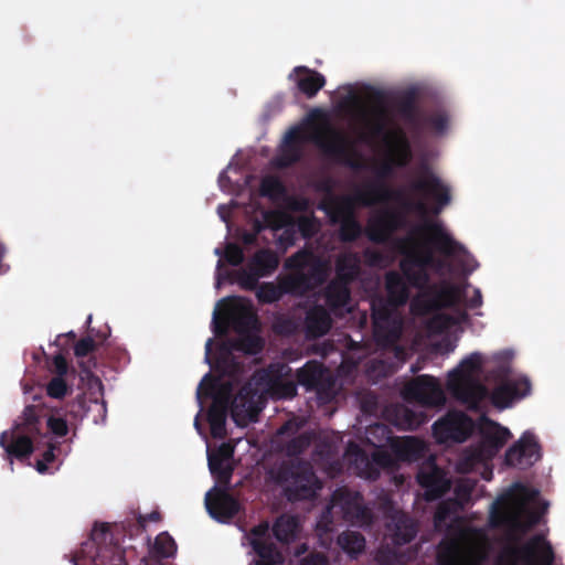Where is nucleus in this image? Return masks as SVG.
<instances>
[{
    "mask_svg": "<svg viewBox=\"0 0 565 565\" xmlns=\"http://www.w3.org/2000/svg\"><path fill=\"white\" fill-rule=\"evenodd\" d=\"M161 514L152 511L136 520L120 523H95L89 539L78 553L71 556L74 565H128L125 559V537L132 539L145 531L148 522H159Z\"/></svg>",
    "mask_w": 565,
    "mask_h": 565,
    "instance_id": "f257e3e1",
    "label": "nucleus"
},
{
    "mask_svg": "<svg viewBox=\"0 0 565 565\" xmlns=\"http://www.w3.org/2000/svg\"><path fill=\"white\" fill-rule=\"evenodd\" d=\"M43 409L38 405L25 406L19 420L11 433L3 431L0 435V446L6 451V458L10 465L13 459L24 461L34 451L33 441L39 437H45L42 431Z\"/></svg>",
    "mask_w": 565,
    "mask_h": 565,
    "instance_id": "f03ea898",
    "label": "nucleus"
},
{
    "mask_svg": "<svg viewBox=\"0 0 565 565\" xmlns=\"http://www.w3.org/2000/svg\"><path fill=\"white\" fill-rule=\"evenodd\" d=\"M482 363L483 358L481 353L473 352L466 356L448 374V392L456 401L472 411L479 409L481 402L488 395L487 386L477 377L481 371Z\"/></svg>",
    "mask_w": 565,
    "mask_h": 565,
    "instance_id": "7ed1b4c3",
    "label": "nucleus"
},
{
    "mask_svg": "<svg viewBox=\"0 0 565 565\" xmlns=\"http://www.w3.org/2000/svg\"><path fill=\"white\" fill-rule=\"evenodd\" d=\"M274 480L290 503L312 501L322 489L321 480L306 460L284 461L275 471Z\"/></svg>",
    "mask_w": 565,
    "mask_h": 565,
    "instance_id": "20e7f679",
    "label": "nucleus"
},
{
    "mask_svg": "<svg viewBox=\"0 0 565 565\" xmlns=\"http://www.w3.org/2000/svg\"><path fill=\"white\" fill-rule=\"evenodd\" d=\"M399 252L405 255L399 263L401 271L411 286L417 289H424L430 282L428 268L438 271L445 265L435 257L431 248L420 245L413 236L399 241Z\"/></svg>",
    "mask_w": 565,
    "mask_h": 565,
    "instance_id": "39448f33",
    "label": "nucleus"
},
{
    "mask_svg": "<svg viewBox=\"0 0 565 565\" xmlns=\"http://www.w3.org/2000/svg\"><path fill=\"white\" fill-rule=\"evenodd\" d=\"M323 284V267L317 263L308 273L289 274L282 277L278 285L263 282L257 286L256 297L262 303H274L284 295L305 296Z\"/></svg>",
    "mask_w": 565,
    "mask_h": 565,
    "instance_id": "423d86ee",
    "label": "nucleus"
},
{
    "mask_svg": "<svg viewBox=\"0 0 565 565\" xmlns=\"http://www.w3.org/2000/svg\"><path fill=\"white\" fill-rule=\"evenodd\" d=\"M498 365L489 372L490 376L500 382L491 392L488 390L490 403L498 409L510 407L515 399H521L531 393V382L527 377L510 380L511 367L505 353L493 356Z\"/></svg>",
    "mask_w": 565,
    "mask_h": 565,
    "instance_id": "0eeeda50",
    "label": "nucleus"
},
{
    "mask_svg": "<svg viewBox=\"0 0 565 565\" xmlns=\"http://www.w3.org/2000/svg\"><path fill=\"white\" fill-rule=\"evenodd\" d=\"M419 290L422 294L411 303V310L416 316H428L444 308L455 307L465 294L462 287L448 280H441L438 284L428 282L424 289Z\"/></svg>",
    "mask_w": 565,
    "mask_h": 565,
    "instance_id": "6e6552de",
    "label": "nucleus"
},
{
    "mask_svg": "<svg viewBox=\"0 0 565 565\" xmlns=\"http://www.w3.org/2000/svg\"><path fill=\"white\" fill-rule=\"evenodd\" d=\"M331 224H339V239L353 243L363 234V227L354 214L353 202L348 196L330 198L319 204Z\"/></svg>",
    "mask_w": 565,
    "mask_h": 565,
    "instance_id": "1a4fd4ad",
    "label": "nucleus"
},
{
    "mask_svg": "<svg viewBox=\"0 0 565 565\" xmlns=\"http://www.w3.org/2000/svg\"><path fill=\"white\" fill-rule=\"evenodd\" d=\"M312 139L316 145L339 163L354 171L365 169L361 154L356 152L342 132L327 127L324 130L317 131Z\"/></svg>",
    "mask_w": 565,
    "mask_h": 565,
    "instance_id": "9d476101",
    "label": "nucleus"
},
{
    "mask_svg": "<svg viewBox=\"0 0 565 565\" xmlns=\"http://www.w3.org/2000/svg\"><path fill=\"white\" fill-rule=\"evenodd\" d=\"M503 565H553L555 554L548 541L542 534H535L521 546H511L503 551Z\"/></svg>",
    "mask_w": 565,
    "mask_h": 565,
    "instance_id": "9b49d317",
    "label": "nucleus"
},
{
    "mask_svg": "<svg viewBox=\"0 0 565 565\" xmlns=\"http://www.w3.org/2000/svg\"><path fill=\"white\" fill-rule=\"evenodd\" d=\"M341 514V518L353 525H370L373 520L371 510L365 507L360 492L347 488L337 489L331 497L326 514Z\"/></svg>",
    "mask_w": 565,
    "mask_h": 565,
    "instance_id": "f8f14e48",
    "label": "nucleus"
},
{
    "mask_svg": "<svg viewBox=\"0 0 565 565\" xmlns=\"http://www.w3.org/2000/svg\"><path fill=\"white\" fill-rule=\"evenodd\" d=\"M395 167L396 164L390 158L376 167L375 180L367 182L363 189L355 193L356 201L363 206H372L401 196V192L392 190L385 182L387 178L393 175Z\"/></svg>",
    "mask_w": 565,
    "mask_h": 565,
    "instance_id": "ddd939ff",
    "label": "nucleus"
},
{
    "mask_svg": "<svg viewBox=\"0 0 565 565\" xmlns=\"http://www.w3.org/2000/svg\"><path fill=\"white\" fill-rule=\"evenodd\" d=\"M480 439L473 449V458L478 461L495 457L512 437L511 431L499 423L483 416L479 425Z\"/></svg>",
    "mask_w": 565,
    "mask_h": 565,
    "instance_id": "4468645a",
    "label": "nucleus"
},
{
    "mask_svg": "<svg viewBox=\"0 0 565 565\" xmlns=\"http://www.w3.org/2000/svg\"><path fill=\"white\" fill-rule=\"evenodd\" d=\"M279 265V257L270 248L257 250L248 260L245 268L236 271V280L242 289L255 290L259 278L270 276Z\"/></svg>",
    "mask_w": 565,
    "mask_h": 565,
    "instance_id": "2eb2a0df",
    "label": "nucleus"
},
{
    "mask_svg": "<svg viewBox=\"0 0 565 565\" xmlns=\"http://www.w3.org/2000/svg\"><path fill=\"white\" fill-rule=\"evenodd\" d=\"M291 367L282 362L270 363L258 373V383L274 398H292L297 395V381L291 379Z\"/></svg>",
    "mask_w": 565,
    "mask_h": 565,
    "instance_id": "dca6fc26",
    "label": "nucleus"
},
{
    "mask_svg": "<svg viewBox=\"0 0 565 565\" xmlns=\"http://www.w3.org/2000/svg\"><path fill=\"white\" fill-rule=\"evenodd\" d=\"M475 429L473 420L462 412L449 411L433 425V436L438 444L463 443Z\"/></svg>",
    "mask_w": 565,
    "mask_h": 565,
    "instance_id": "f3484780",
    "label": "nucleus"
},
{
    "mask_svg": "<svg viewBox=\"0 0 565 565\" xmlns=\"http://www.w3.org/2000/svg\"><path fill=\"white\" fill-rule=\"evenodd\" d=\"M403 396L408 402L426 407L443 406L446 403L440 383L428 374L418 375L409 381L403 388Z\"/></svg>",
    "mask_w": 565,
    "mask_h": 565,
    "instance_id": "a211bd4d",
    "label": "nucleus"
},
{
    "mask_svg": "<svg viewBox=\"0 0 565 565\" xmlns=\"http://www.w3.org/2000/svg\"><path fill=\"white\" fill-rule=\"evenodd\" d=\"M262 411V394L250 382L245 383L233 398L232 418L237 426L255 422Z\"/></svg>",
    "mask_w": 565,
    "mask_h": 565,
    "instance_id": "6ab92c4d",
    "label": "nucleus"
},
{
    "mask_svg": "<svg viewBox=\"0 0 565 565\" xmlns=\"http://www.w3.org/2000/svg\"><path fill=\"white\" fill-rule=\"evenodd\" d=\"M414 234L427 233L426 243L430 244L437 252L446 257L466 255V247L457 242L444 227L440 222L425 221L423 225L416 226Z\"/></svg>",
    "mask_w": 565,
    "mask_h": 565,
    "instance_id": "aec40b11",
    "label": "nucleus"
},
{
    "mask_svg": "<svg viewBox=\"0 0 565 565\" xmlns=\"http://www.w3.org/2000/svg\"><path fill=\"white\" fill-rule=\"evenodd\" d=\"M405 226L406 218L403 214L392 210H384L369 220L365 235L372 243L385 244L396 231Z\"/></svg>",
    "mask_w": 565,
    "mask_h": 565,
    "instance_id": "412c9836",
    "label": "nucleus"
},
{
    "mask_svg": "<svg viewBox=\"0 0 565 565\" xmlns=\"http://www.w3.org/2000/svg\"><path fill=\"white\" fill-rule=\"evenodd\" d=\"M541 459L540 445L534 434L525 431L505 452L507 466L526 469Z\"/></svg>",
    "mask_w": 565,
    "mask_h": 565,
    "instance_id": "4be33fe9",
    "label": "nucleus"
},
{
    "mask_svg": "<svg viewBox=\"0 0 565 565\" xmlns=\"http://www.w3.org/2000/svg\"><path fill=\"white\" fill-rule=\"evenodd\" d=\"M205 508L214 520L225 523L238 514L241 504L226 490L213 488L205 495Z\"/></svg>",
    "mask_w": 565,
    "mask_h": 565,
    "instance_id": "5701e85b",
    "label": "nucleus"
},
{
    "mask_svg": "<svg viewBox=\"0 0 565 565\" xmlns=\"http://www.w3.org/2000/svg\"><path fill=\"white\" fill-rule=\"evenodd\" d=\"M411 188L413 191L429 195L436 201L437 205L434 209L435 214H438L444 206L450 203L451 196L449 188L428 169L411 184Z\"/></svg>",
    "mask_w": 565,
    "mask_h": 565,
    "instance_id": "b1692460",
    "label": "nucleus"
},
{
    "mask_svg": "<svg viewBox=\"0 0 565 565\" xmlns=\"http://www.w3.org/2000/svg\"><path fill=\"white\" fill-rule=\"evenodd\" d=\"M416 479L425 490V497L428 501L440 499L450 489V481L444 470L436 463L420 468Z\"/></svg>",
    "mask_w": 565,
    "mask_h": 565,
    "instance_id": "393cba45",
    "label": "nucleus"
},
{
    "mask_svg": "<svg viewBox=\"0 0 565 565\" xmlns=\"http://www.w3.org/2000/svg\"><path fill=\"white\" fill-rule=\"evenodd\" d=\"M296 379L297 383L305 386L307 391H316L318 393H322L333 385L326 367L318 361H308L297 371Z\"/></svg>",
    "mask_w": 565,
    "mask_h": 565,
    "instance_id": "a878e982",
    "label": "nucleus"
},
{
    "mask_svg": "<svg viewBox=\"0 0 565 565\" xmlns=\"http://www.w3.org/2000/svg\"><path fill=\"white\" fill-rule=\"evenodd\" d=\"M202 394L212 397V404L232 413L233 385L231 382H218L210 373L205 374L198 387V396Z\"/></svg>",
    "mask_w": 565,
    "mask_h": 565,
    "instance_id": "bb28decb",
    "label": "nucleus"
},
{
    "mask_svg": "<svg viewBox=\"0 0 565 565\" xmlns=\"http://www.w3.org/2000/svg\"><path fill=\"white\" fill-rule=\"evenodd\" d=\"M350 284L332 278L323 289L326 306L334 315L343 311L350 312L351 288Z\"/></svg>",
    "mask_w": 565,
    "mask_h": 565,
    "instance_id": "cd10ccee",
    "label": "nucleus"
},
{
    "mask_svg": "<svg viewBox=\"0 0 565 565\" xmlns=\"http://www.w3.org/2000/svg\"><path fill=\"white\" fill-rule=\"evenodd\" d=\"M392 543L396 546H403L411 543L417 535L418 525L406 513H397L392 516L387 524Z\"/></svg>",
    "mask_w": 565,
    "mask_h": 565,
    "instance_id": "c85d7f7f",
    "label": "nucleus"
},
{
    "mask_svg": "<svg viewBox=\"0 0 565 565\" xmlns=\"http://www.w3.org/2000/svg\"><path fill=\"white\" fill-rule=\"evenodd\" d=\"M386 441L390 443L391 450L398 461H415L424 455V443L416 437L406 436L398 438L386 436Z\"/></svg>",
    "mask_w": 565,
    "mask_h": 565,
    "instance_id": "c756f323",
    "label": "nucleus"
},
{
    "mask_svg": "<svg viewBox=\"0 0 565 565\" xmlns=\"http://www.w3.org/2000/svg\"><path fill=\"white\" fill-rule=\"evenodd\" d=\"M331 327L332 318L326 307L315 305L306 312L305 329L308 338L317 339L323 337Z\"/></svg>",
    "mask_w": 565,
    "mask_h": 565,
    "instance_id": "7c9ffc66",
    "label": "nucleus"
},
{
    "mask_svg": "<svg viewBox=\"0 0 565 565\" xmlns=\"http://www.w3.org/2000/svg\"><path fill=\"white\" fill-rule=\"evenodd\" d=\"M362 461L364 462L363 476L369 480H376L381 475V469L393 471L397 468L398 459L394 452H388L384 449L375 450L371 458H367L364 454L362 455Z\"/></svg>",
    "mask_w": 565,
    "mask_h": 565,
    "instance_id": "2f4dec72",
    "label": "nucleus"
},
{
    "mask_svg": "<svg viewBox=\"0 0 565 565\" xmlns=\"http://www.w3.org/2000/svg\"><path fill=\"white\" fill-rule=\"evenodd\" d=\"M411 284L404 276L395 270H391L385 275V290L387 295V301L394 308L404 306L409 299Z\"/></svg>",
    "mask_w": 565,
    "mask_h": 565,
    "instance_id": "473e14b6",
    "label": "nucleus"
},
{
    "mask_svg": "<svg viewBox=\"0 0 565 565\" xmlns=\"http://www.w3.org/2000/svg\"><path fill=\"white\" fill-rule=\"evenodd\" d=\"M334 269V279L351 285L358 278L361 270L360 255L355 252L341 253L335 259Z\"/></svg>",
    "mask_w": 565,
    "mask_h": 565,
    "instance_id": "72a5a7b5",
    "label": "nucleus"
},
{
    "mask_svg": "<svg viewBox=\"0 0 565 565\" xmlns=\"http://www.w3.org/2000/svg\"><path fill=\"white\" fill-rule=\"evenodd\" d=\"M418 93L415 88L405 90L397 102V111L402 118L415 129L423 125V117L417 107Z\"/></svg>",
    "mask_w": 565,
    "mask_h": 565,
    "instance_id": "f704fd0d",
    "label": "nucleus"
},
{
    "mask_svg": "<svg viewBox=\"0 0 565 565\" xmlns=\"http://www.w3.org/2000/svg\"><path fill=\"white\" fill-rule=\"evenodd\" d=\"M320 263L323 267L324 282L329 276V266L327 262L313 255V253L307 248H302L286 259L285 266L287 269L294 270L292 274L308 273L311 268Z\"/></svg>",
    "mask_w": 565,
    "mask_h": 565,
    "instance_id": "c9c22d12",
    "label": "nucleus"
},
{
    "mask_svg": "<svg viewBox=\"0 0 565 565\" xmlns=\"http://www.w3.org/2000/svg\"><path fill=\"white\" fill-rule=\"evenodd\" d=\"M391 142L387 143L390 148L388 158L394 161L396 167H405L412 158L411 145L401 129H396L388 135Z\"/></svg>",
    "mask_w": 565,
    "mask_h": 565,
    "instance_id": "e433bc0d",
    "label": "nucleus"
},
{
    "mask_svg": "<svg viewBox=\"0 0 565 565\" xmlns=\"http://www.w3.org/2000/svg\"><path fill=\"white\" fill-rule=\"evenodd\" d=\"M300 531V523L297 516L290 514L279 515L273 525V534L275 539L282 543L289 544L297 540Z\"/></svg>",
    "mask_w": 565,
    "mask_h": 565,
    "instance_id": "4c0bfd02",
    "label": "nucleus"
},
{
    "mask_svg": "<svg viewBox=\"0 0 565 565\" xmlns=\"http://www.w3.org/2000/svg\"><path fill=\"white\" fill-rule=\"evenodd\" d=\"M392 306L383 300L373 301L372 303V320L374 327V334L377 338L382 337V332H386L387 337L396 338V333L388 330L392 320Z\"/></svg>",
    "mask_w": 565,
    "mask_h": 565,
    "instance_id": "58836bf2",
    "label": "nucleus"
},
{
    "mask_svg": "<svg viewBox=\"0 0 565 565\" xmlns=\"http://www.w3.org/2000/svg\"><path fill=\"white\" fill-rule=\"evenodd\" d=\"M233 330L241 337H247L258 326L257 315L248 307H241L230 318Z\"/></svg>",
    "mask_w": 565,
    "mask_h": 565,
    "instance_id": "ea45409f",
    "label": "nucleus"
},
{
    "mask_svg": "<svg viewBox=\"0 0 565 565\" xmlns=\"http://www.w3.org/2000/svg\"><path fill=\"white\" fill-rule=\"evenodd\" d=\"M365 537L356 531H343L337 537L339 547L351 558H358L365 551Z\"/></svg>",
    "mask_w": 565,
    "mask_h": 565,
    "instance_id": "a19ab883",
    "label": "nucleus"
},
{
    "mask_svg": "<svg viewBox=\"0 0 565 565\" xmlns=\"http://www.w3.org/2000/svg\"><path fill=\"white\" fill-rule=\"evenodd\" d=\"M397 425L405 430H415L427 422V416L423 412H415L406 406H399L395 409Z\"/></svg>",
    "mask_w": 565,
    "mask_h": 565,
    "instance_id": "79ce46f5",
    "label": "nucleus"
},
{
    "mask_svg": "<svg viewBox=\"0 0 565 565\" xmlns=\"http://www.w3.org/2000/svg\"><path fill=\"white\" fill-rule=\"evenodd\" d=\"M177 553V543L168 532L159 533L150 548V554L158 558H170Z\"/></svg>",
    "mask_w": 565,
    "mask_h": 565,
    "instance_id": "37998d69",
    "label": "nucleus"
},
{
    "mask_svg": "<svg viewBox=\"0 0 565 565\" xmlns=\"http://www.w3.org/2000/svg\"><path fill=\"white\" fill-rule=\"evenodd\" d=\"M262 196L277 202L286 196L287 190L284 182L276 175H266L262 179L259 185Z\"/></svg>",
    "mask_w": 565,
    "mask_h": 565,
    "instance_id": "c03bdc74",
    "label": "nucleus"
},
{
    "mask_svg": "<svg viewBox=\"0 0 565 565\" xmlns=\"http://www.w3.org/2000/svg\"><path fill=\"white\" fill-rule=\"evenodd\" d=\"M228 411L211 405L207 412V422L214 438H224L226 435V417Z\"/></svg>",
    "mask_w": 565,
    "mask_h": 565,
    "instance_id": "a18cd8bd",
    "label": "nucleus"
},
{
    "mask_svg": "<svg viewBox=\"0 0 565 565\" xmlns=\"http://www.w3.org/2000/svg\"><path fill=\"white\" fill-rule=\"evenodd\" d=\"M438 565H461L460 548L457 542H441L437 553Z\"/></svg>",
    "mask_w": 565,
    "mask_h": 565,
    "instance_id": "49530a36",
    "label": "nucleus"
},
{
    "mask_svg": "<svg viewBox=\"0 0 565 565\" xmlns=\"http://www.w3.org/2000/svg\"><path fill=\"white\" fill-rule=\"evenodd\" d=\"M211 473L216 481L227 488L233 476V467L228 462L220 461L218 458H207Z\"/></svg>",
    "mask_w": 565,
    "mask_h": 565,
    "instance_id": "de8ad7c7",
    "label": "nucleus"
},
{
    "mask_svg": "<svg viewBox=\"0 0 565 565\" xmlns=\"http://www.w3.org/2000/svg\"><path fill=\"white\" fill-rule=\"evenodd\" d=\"M301 158V147L282 145L279 156L275 159V166L286 169L297 163Z\"/></svg>",
    "mask_w": 565,
    "mask_h": 565,
    "instance_id": "09e8293b",
    "label": "nucleus"
},
{
    "mask_svg": "<svg viewBox=\"0 0 565 565\" xmlns=\"http://www.w3.org/2000/svg\"><path fill=\"white\" fill-rule=\"evenodd\" d=\"M308 74L309 76L302 77L298 81V87L308 97H313L323 87L326 79L321 73Z\"/></svg>",
    "mask_w": 565,
    "mask_h": 565,
    "instance_id": "8fccbe9b",
    "label": "nucleus"
},
{
    "mask_svg": "<svg viewBox=\"0 0 565 565\" xmlns=\"http://www.w3.org/2000/svg\"><path fill=\"white\" fill-rule=\"evenodd\" d=\"M312 443V434L305 431L286 444V452L288 456H299L303 454Z\"/></svg>",
    "mask_w": 565,
    "mask_h": 565,
    "instance_id": "3c124183",
    "label": "nucleus"
},
{
    "mask_svg": "<svg viewBox=\"0 0 565 565\" xmlns=\"http://www.w3.org/2000/svg\"><path fill=\"white\" fill-rule=\"evenodd\" d=\"M252 544L256 554L262 558L259 562H276L280 558V553L274 543L254 540Z\"/></svg>",
    "mask_w": 565,
    "mask_h": 565,
    "instance_id": "603ef678",
    "label": "nucleus"
},
{
    "mask_svg": "<svg viewBox=\"0 0 565 565\" xmlns=\"http://www.w3.org/2000/svg\"><path fill=\"white\" fill-rule=\"evenodd\" d=\"M87 413V399L84 394L77 395L73 401L68 402L65 406L64 416H70L74 419L83 418Z\"/></svg>",
    "mask_w": 565,
    "mask_h": 565,
    "instance_id": "864d4df0",
    "label": "nucleus"
},
{
    "mask_svg": "<svg viewBox=\"0 0 565 565\" xmlns=\"http://www.w3.org/2000/svg\"><path fill=\"white\" fill-rule=\"evenodd\" d=\"M475 489V482L470 480H461L455 487V497L457 504L460 508H463L467 503L470 502L472 491Z\"/></svg>",
    "mask_w": 565,
    "mask_h": 565,
    "instance_id": "5fc2aeb1",
    "label": "nucleus"
},
{
    "mask_svg": "<svg viewBox=\"0 0 565 565\" xmlns=\"http://www.w3.org/2000/svg\"><path fill=\"white\" fill-rule=\"evenodd\" d=\"M434 316L428 321V328L433 331L443 332L457 323V320L447 313H440L439 311L433 312Z\"/></svg>",
    "mask_w": 565,
    "mask_h": 565,
    "instance_id": "6e6d98bb",
    "label": "nucleus"
},
{
    "mask_svg": "<svg viewBox=\"0 0 565 565\" xmlns=\"http://www.w3.org/2000/svg\"><path fill=\"white\" fill-rule=\"evenodd\" d=\"M66 416L51 415L46 419L47 429L56 437H65L68 434Z\"/></svg>",
    "mask_w": 565,
    "mask_h": 565,
    "instance_id": "4d7b16f0",
    "label": "nucleus"
},
{
    "mask_svg": "<svg viewBox=\"0 0 565 565\" xmlns=\"http://www.w3.org/2000/svg\"><path fill=\"white\" fill-rule=\"evenodd\" d=\"M68 392L64 376H54L46 385V394L52 398L61 399Z\"/></svg>",
    "mask_w": 565,
    "mask_h": 565,
    "instance_id": "13d9d810",
    "label": "nucleus"
},
{
    "mask_svg": "<svg viewBox=\"0 0 565 565\" xmlns=\"http://www.w3.org/2000/svg\"><path fill=\"white\" fill-rule=\"evenodd\" d=\"M225 260L232 266H238L244 262V252L235 243H228L224 253Z\"/></svg>",
    "mask_w": 565,
    "mask_h": 565,
    "instance_id": "bf43d9fd",
    "label": "nucleus"
},
{
    "mask_svg": "<svg viewBox=\"0 0 565 565\" xmlns=\"http://www.w3.org/2000/svg\"><path fill=\"white\" fill-rule=\"evenodd\" d=\"M297 226L305 238H311L318 230L315 216H300Z\"/></svg>",
    "mask_w": 565,
    "mask_h": 565,
    "instance_id": "052dcab7",
    "label": "nucleus"
},
{
    "mask_svg": "<svg viewBox=\"0 0 565 565\" xmlns=\"http://www.w3.org/2000/svg\"><path fill=\"white\" fill-rule=\"evenodd\" d=\"M97 343L92 337L82 338L74 347V354L76 358H85L94 352Z\"/></svg>",
    "mask_w": 565,
    "mask_h": 565,
    "instance_id": "680f3d73",
    "label": "nucleus"
},
{
    "mask_svg": "<svg viewBox=\"0 0 565 565\" xmlns=\"http://www.w3.org/2000/svg\"><path fill=\"white\" fill-rule=\"evenodd\" d=\"M425 121L438 134H443L448 126V116L444 111H437L425 119Z\"/></svg>",
    "mask_w": 565,
    "mask_h": 565,
    "instance_id": "e2e57ef3",
    "label": "nucleus"
},
{
    "mask_svg": "<svg viewBox=\"0 0 565 565\" xmlns=\"http://www.w3.org/2000/svg\"><path fill=\"white\" fill-rule=\"evenodd\" d=\"M53 370L56 376H65L68 370V364L65 356L62 353H57L52 360Z\"/></svg>",
    "mask_w": 565,
    "mask_h": 565,
    "instance_id": "0e129e2a",
    "label": "nucleus"
},
{
    "mask_svg": "<svg viewBox=\"0 0 565 565\" xmlns=\"http://www.w3.org/2000/svg\"><path fill=\"white\" fill-rule=\"evenodd\" d=\"M263 216L271 227L279 228L282 224L284 214L279 211L268 210L264 212Z\"/></svg>",
    "mask_w": 565,
    "mask_h": 565,
    "instance_id": "69168bd1",
    "label": "nucleus"
},
{
    "mask_svg": "<svg viewBox=\"0 0 565 565\" xmlns=\"http://www.w3.org/2000/svg\"><path fill=\"white\" fill-rule=\"evenodd\" d=\"M233 454L234 449L232 446L228 444H222L218 449L215 452L210 454L207 458H218L220 461L227 462L233 457Z\"/></svg>",
    "mask_w": 565,
    "mask_h": 565,
    "instance_id": "338daca9",
    "label": "nucleus"
},
{
    "mask_svg": "<svg viewBox=\"0 0 565 565\" xmlns=\"http://www.w3.org/2000/svg\"><path fill=\"white\" fill-rule=\"evenodd\" d=\"M363 256L370 266H379L384 260V255L381 252L371 248L364 249Z\"/></svg>",
    "mask_w": 565,
    "mask_h": 565,
    "instance_id": "774afa93",
    "label": "nucleus"
}]
</instances>
